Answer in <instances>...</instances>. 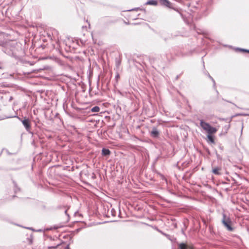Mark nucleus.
<instances>
[{
	"label": "nucleus",
	"instance_id": "obj_1",
	"mask_svg": "<svg viewBox=\"0 0 249 249\" xmlns=\"http://www.w3.org/2000/svg\"><path fill=\"white\" fill-rule=\"evenodd\" d=\"M5 53L14 57H16V43L13 41L8 42L6 45Z\"/></svg>",
	"mask_w": 249,
	"mask_h": 249
},
{
	"label": "nucleus",
	"instance_id": "obj_2",
	"mask_svg": "<svg viewBox=\"0 0 249 249\" xmlns=\"http://www.w3.org/2000/svg\"><path fill=\"white\" fill-rule=\"evenodd\" d=\"M221 222L224 226V227L227 229L228 231H232L234 229L231 226V221L230 218L227 216L225 213L222 214V219Z\"/></svg>",
	"mask_w": 249,
	"mask_h": 249
},
{
	"label": "nucleus",
	"instance_id": "obj_3",
	"mask_svg": "<svg viewBox=\"0 0 249 249\" xmlns=\"http://www.w3.org/2000/svg\"><path fill=\"white\" fill-rule=\"evenodd\" d=\"M17 119H18L23 124L26 130L32 135L33 133L31 131V125L30 120L27 117L20 118L17 115Z\"/></svg>",
	"mask_w": 249,
	"mask_h": 249
},
{
	"label": "nucleus",
	"instance_id": "obj_4",
	"mask_svg": "<svg viewBox=\"0 0 249 249\" xmlns=\"http://www.w3.org/2000/svg\"><path fill=\"white\" fill-rule=\"evenodd\" d=\"M17 64H18V66L21 65H32L31 63L29 61H28L22 58H20V57L17 58Z\"/></svg>",
	"mask_w": 249,
	"mask_h": 249
},
{
	"label": "nucleus",
	"instance_id": "obj_5",
	"mask_svg": "<svg viewBox=\"0 0 249 249\" xmlns=\"http://www.w3.org/2000/svg\"><path fill=\"white\" fill-rule=\"evenodd\" d=\"M160 132L156 127H154L150 132V135L154 138H157L159 137Z\"/></svg>",
	"mask_w": 249,
	"mask_h": 249
},
{
	"label": "nucleus",
	"instance_id": "obj_6",
	"mask_svg": "<svg viewBox=\"0 0 249 249\" xmlns=\"http://www.w3.org/2000/svg\"><path fill=\"white\" fill-rule=\"evenodd\" d=\"M200 125L204 130L207 131L209 127L210 126V124L203 120H201L200 122Z\"/></svg>",
	"mask_w": 249,
	"mask_h": 249
},
{
	"label": "nucleus",
	"instance_id": "obj_7",
	"mask_svg": "<svg viewBox=\"0 0 249 249\" xmlns=\"http://www.w3.org/2000/svg\"><path fill=\"white\" fill-rule=\"evenodd\" d=\"M216 131L217 129L215 128L212 127L211 125L209 127L208 130H207V132L208 133V134L211 135L216 133Z\"/></svg>",
	"mask_w": 249,
	"mask_h": 249
},
{
	"label": "nucleus",
	"instance_id": "obj_8",
	"mask_svg": "<svg viewBox=\"0 0 249 249\" xmlns=\"http://www.w3.org/2000/svg\"><path fill=\"white\" fill-rule=\"evenodd\" d=\"M110 151L108 149L103 148L102 150V154L103 156H107L110 154Z\"/></svg>",
	"mask_w": 249,
	"mask_h": 249
},
{
	"label": "nucleus",
	"instance_id": "obj_9",
	"mask_svg": "<svg viewBox=\"0 0 249 249\" xmlns=\"http://www.w3.org/2000/svg\"><path fill=\"white\" fill-rule=\"evenodd\" d=\"M161 4L164 5L168 7H170V2L168 0H160Z\"/></svg>",
	"mask_w": 249,
	"mask_h": 249
},
{
	"label": "nucleus",
	"instance_id": "obj_10",
	"mask_svg": "<svg viewBox=\"0 0 249 249\" xmlns=\"http://www.w3.org/2000/svg\"><path fill=\"white\" fill-rule=\"evenodd\" d=\"M146 5H157L158 2L156 0H150L145 3Z\"/></svg>",
	"mask_w": 249,
	"mask_h": 249
},
{
	"label": "nucleus",
	"instance_id": "obj_11",
	"mask_svg": "<svg viewBox=\"0 0 249 249\" xmlns=\"http://www.w3.org/2000/svg\"><path fill=\"white\" fill-rule=\"evenodd\" d=\"M178 249H187V245L184 243L178 244Z\"/></svg>",
	"mask_w": 249,
	"mask_h": 249
},
{
	"label": "nucleus",
	"instance_id": "obj_12",
	"mask_svg": "<svg viewBox=\"0 0 249 249\" xmlns=\"http://www.w3.org/2000/svg\"><path fill=\"white\" fill-rule=\"evenodd\" d=\"M220 170V168L219 167H215L213 169L212 172L213 174L215 175H220V173L219 171Z\"/></svg>",
	"mask_w": 249,
	"mask_h": 249
},
{
	"label": "nucleus",
	"instance_id": "obj_13",
	"mask_svg": "<svg viewBox=\"0 0 249 249\" xmlns=\"http://www.w3.org/2000/svg\"><path fill=\"white\" fill-rule=\"evenodd\" d=\"M16 117V112L14 111V113L13 114L11 115H5L4 116V118H0V120L3 119L4 118H15Z\"/></svg>",
	"mask_w": 249,
	"mask_h": 249
},
{
	"label": "nucleus",
	"instance_id": "obj_14",
	"mask_svg": "<svg viewBox=\"0 0 249 249\" xmlns=\"http://www.w3.org/2000/svg\"><path fill=\"white\" fill-rule=\"evenodd\" d=\"M92 112H98L100 111V107L98 106H95L91 109Z\"/></svg>",
	"mask_w": 249,
	"mask_h": 249
},
{
	"label": "nucleus",
	"instance_id": "obj_15",
	"mask_svg": "<svg viewBox=\"0 0 249 249\" xmlns=\"http://www.w3.org/2000/svg\"><path fill=\"white\" fill-rule=\"evenodd\" d=\"M207 138L208 139H209V140L212 142V143H214V138L211 135V134H208L207 135Z\"/></svg>",
	"mask_w": 249,
	"mask_h": 249
},
{
	"label": "nucleus",
	"instance_id": "obj_16",
	"mask_svg": "<svg viewBox=\"0 0 249 249\" xmlns=\"http://www.w3.org/2000/svg\"><path fill=\"white\" fill-rule=\"evenodd\" d=\"M33 239V237L32 234H30V236L27 238V240L30 244H32Z\"/></svg>",
	"mask_w": 249,
	"mask_h": 249
},
{
	"label": "nucleus",
	"instance_id": "obj_17",
	"mask_svg": "<svg viewBox=\"0 0 249 249\" xmlns=\"http://www.w3.org/2000/svg\"><path fill=\"white\" fill-rule=\"evenodd\" d=\"M208 77L210 78V79L212 80V81H213V87L214 88V89H215V82L214 81V80L213 79V78L210 75L209 73H208Z\"/></svg>",
	"mask_w": 249,
	"mask_h": 249
},
{
	"label": "nucleus",
	"instance_id": "obj_18",
	"mask_svg": "<svg viewBox=\"0 0 249 249\" xmlns=\"http://www.w3.org/2000/svg\"><path fill=\"white\" fill-rule=\"evenodd\" d=\"M121 60L120 59H116V60H115V64H116V66L117 68H118L119 67V66L121 64Z\"/></svg>",
	"mask_w": 249,
	"mask_h": 249
},
{
	"label": "nucleus",
	"instance_id": "obj_19",
	"mask_svg": "<svg viewBox=\"0 0 249 249\" xmlns=\"http://www.w3.org/2000/svg\"><path fill=\"white\" fill-rule=\"evenodd\" d=\"M237 50H238L241 52L249 53V50H247V49H242V48H237Z\"/></svg>",
	"mask_w": 249,
	"mask_h": 249
},
{
	"label": "nucleus",
	"instance_id": "obj_20",
	"mask_svg": "<svg viewBox=\"0 0 249 249\" xmlns=\"http://www.w3.org/2000/svg\"><path fill=\"white\" fill-rule=\"evenodd\" d=\"M5 152L7 153V154L9 155L12 154V153H10L7 149H3L1 153H0V155H1L2 152Z\"/></svg>",
	"mask_w": 249,
	"mask_h": 249
},
{
	"label": "nucleus",
	"instance_id": "obj_21",
	"mask_svg": "<svg viewBox=\"0 0 249 249\" xmlns=\"http://www.w3.org/2000/svg\"><path fill=\"white\" fill-rule=\"evenodd\" d=\"M22 42L23 43V44H22L21 43H20V44L21 45V50H24V48H25V40H22Z\"/></svg>",
	"mask_w": 249,
	"mask_h": 249
},
{
	"label": "nucleus",
	"instance_id": "obj_22",
	"mask_svg": "<svg viewBox=\"0 0 249 249\" xmlns=\"http://www.w3.org/2000/svg\"><path fill=\"white\" fill-rule=\"evenodd\" d=\"M111 213L112 216H115V211L114 209H111Z\"/></svg>",
	"mask_w": 249,
	"mask_h": 249
},
{
	"label": "nucleus",
	"instance_id": "obj_23",
	"mask_svg": "<svg viewBox=\"0 0 249 249\" xmlns=\"http://www.w3.org/2000/svg\"><path fill=\"white\" fill-rule=\"evenodd\" d=\"M14 167L13 168H10V167L9 166H7V171H11V170H14Z\"/></svg>",
	"mask_w": 249,
	"mask_h": 249
},
{
	"label": "nucleus",
	"instance_id": "obj_24",
	"mask_svg": "<svg viewBox=\"0 0 249 249\" xmlns=\"http://www.w3.org/2000/svg\"><path fill=\"white\" fill-rule=\"evenodd\" d=\"M11 180L13 183L14 187H16V183L15 182V180H14V178L13 177H11Z\"/></svg>",
	"mask_w": 249,
	"mask_h": 249
},
{
	"label": "nucleus",
	"instance_id": "obj_25",
	"mask_svg": "<svg viewBox=\"0 0 249 249\" xmlns=\"http://www.w3.org/2000/svg\"><path fill=\"white\" fill-rule=\"evenodd\" d=\"M138 10H142L141 9L139 8H135L134 9H132L131 10H129V11H133V10H135V11H137Z\"/></svg>",
	"mask_w": 249,
	"mask_h": 249
},
{
	"label": "nucleus",
	"instance_id": "obj_26",
	"mask_svg": "<svg viewBox=\"0 0 249 249\" xmlns=\"http://www.w3.org/2000/svg\"><path fill=\"white\" fill-rule=\"evenodd\" d=\"M59 245H57L55 246H52V247H49V249H51V248H53V249H56L57 247Z\"/></svg>",
	"mask_w": 249,
	"mask_h": 249
},
{
	"label": "nucleus",
	"instance_id": "obj_27",
	"mask_svg": "<svg viewBox=\"0 0 249 249\" xmlns=\"http://www.w3.org/2000/svg\"><path fill=\"white\" fill-rule=\"evenodd\" d=\"M187 249H194L193 247L187 245Z\"/></svg>",
	"mask_w": 249,
	"mask_h": 249
},
{
	"label": "nucleus",
	"instance_id": "obj_28",
	"mask_svg": "<svg viewBox=\"0 0 249 249\" xmlns=\"http://www.w3.org/2000/svg\"><path fill=\"white\" fill-rule=\"evenodd\" d=\"M31 72H30V71H23L24 74H26V73H27V74H29V73H30Z\"/></svg>",
	"mask_w": 249,
	"mask_h": 249
},
{
	"label": "nucleus",
	"instance_id": "obj_29",
	"mask_svg": "<svg viewBox=\"0 0 249 249\" xmlns=\"http://www.w3.org/2000/svg\"><path fill=\"white\" fill-rule=\"evenodd\" d=\"M13 98L12 96H11V97L9 98V100L10 101H11V100H13Z\"/></svg>",
	"mask_w": 249,
	"mask_h": 249
},
{
	"label": "nucleus",
	"instance_id": "obj_30",
	"mask_svg": "<svg viewBox=\"0 0 249 249\" xmlns=\"http://www.w3.org/2000/svg\"><path fill=\"white\" fill-rule=\"evenodd\" d=\"M119 77V74H117V75L116 76V78H118V77Z\"/></svg>",
	"mask_w": 249,
	"mask_h": 249
},
{
	"label": "nucleus",
	"instance_id": "obj_31",
	"mask_svg": "<svg viewBox=\"0 0 249 249\" xmlns=\"http://www.w3.org/2000/svg\"><path fill=\"white\" fill-rule=\"evenodd\" d=\"M28 229H30V230H32L34 231V230H33L32 228H28Z\"/></svg>",
	"mask_w": 249,
	"mask_h": 249
},
{
	"label": "nucleus",
	"instance_id": "obj_32",
	"mask_svg": "<svg viewBox=\"0 0 249 249\" xmlns=\"http://www.w3.org/2000/svg\"><path fill=\"white\" fill-rule=\"evenodd\" d=\"M36 231H42V230H37Z\"/></svg>",
	"mask_w": 249,
	"mask_h": 249
},
{
	"label": "nucleus",
	"instance_id": "obj_33",
	"mask_svg": "<svg viewBox=\"0 0 249 249\" xmlns=\"http://www.w3.org/2000/svg\"><path fill=\"white\" fill-rule=\"evenodd\" d=\"M16 189H17V192H18V190H19V189L18 188V187H17L16 188Z\"/></svg>",
	"mask_w": 249,
	"mask_h": 249
},
{
	"label": "nucleus",
	"instance_id": "obj_34",
	"mask_svg": "<svg viewBox=\"0 0 249 249\" xmlns=\"http://www.w3.org/2000/svg\"><path fill=\"white\" fill-rule=\"evenodd\" d=\"M67 210H66V211H65V213L66 214H67Z\"/></svg>",
	"mask_w": 249,
	"mask_h": 249
},
{
	"label": "nucleus",
	"instance_id": "obj_35",
	"mask_svg": "<svg viewBox=\"0 0 249 249\" xmlns=\"http://www.w3.org/2000/svg\"><path fill=\"white\" fill-rule=\"evenodd\" d=\"M217 94H218V91L217 90H216Z\"/></svg>",
	"mask_w": 249,
	"mask_h": 249
},
{
	"label": "nucleus",
	"instance_id": "obj_36",
	"mask_svg": "<svg viewBox=\"0 0 249 249\" xmlns=\"http://www.w3.org/2000/svg\"><path fill=\"white\" fill-rule=\"evenodd\" d=\"M16 19H17V20H18V17H17V18H16Z\"/></svg>",
	"mask_w": 249,
	"mask_h": 249
}]
</instances>
